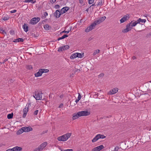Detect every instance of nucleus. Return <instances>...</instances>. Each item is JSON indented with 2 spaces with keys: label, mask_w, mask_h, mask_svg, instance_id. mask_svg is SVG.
<instances>
[{
  "label": "nucleus",
  "mask_w": 151,
  "mask_h": 151,
  "mask_svg": "<svg viewBox=\"0 0 151 151\" xmlns=\"http://www.w3.org/2000/svg\"><path fill=\"white\" fill-rule=\"evenodd\" d=\"M131 24H128L126 26V28L124 29L122 31V32L124 33H126L130 31L132 28L130 27Z\"/></svg>",
  "instance_id": "1a4fd4ad"
},
{
  "label": "nucleus",
  "mask_w": 151,
  "mask_h": 151,
  "mask_svg": "<svg viewBox=\"0 0 151 151\" xmlns=\"http://www.w3.org/2000/svg\"><path fill=\"white\" fill-rule=\"evenodd\" d=\"M40 70L41 71L42 73H46L49 71V70L47 69H41Z\"/></svg>",
  "instance_id": "cd10ccee"
},
{
  "label": "nucleus",
  "mask_w": 151,
  "mask_h": 151,
  "mask_svg": "<svg viewBox=\"0 0 151 151\" xmlns=\"http://www.w3.org/2000/svg\"><path fill=\"white\" fill-rule=\"evenodd\" d=\"M79 112L81 116H88L90 114V112L88 111H81Z\"/></svg>",
  "instance_id": "6e6552de"
},
{
  "label": "nucleus",
  "mask_w": 151,
  "mask_h": 151,
  "mask_svg": "<svg viewBox=\"0 0 151 151\" xmlns=\"http://www.w3.org/2000/svg\"><path fill=\"white\" fill-rule=\"evenodd\" d=\"M14 151H21L22 150V148L20 147L15 146L13 148Z\"/></svg>",
  "instance_id": "f3484780"
},
{
  "label": "nucleus",
  "mask_w": 151,
  "mask_h": 151,
  "mask_svg": "<svg viewBox=\"0 0 151 151\" xmlns=\"http://www.w3.org/2000/svg\"><path fill=\"white\" fill-rule=\"evenodd\" d=\"M56 0H50V2L52 4L55 3Z\"/></svg>",
  "instance_id": "09e8293b"
},
{
  "label": "nucleus",
  "mask_w": 151,
  "mask_h": 151,
  "mask_svg": "<svg viewBox=\"0 0 151 151\" xmlns=\"http://www.w3.org/2000/svg\"><path fill=\"white\" fill-rule=\"evenodd\" d=\"M17 12V10H12L11 11V12H10L11 13H15V12Z\"/></svg>",
  "instance_id": "864d4df0"
},
{
  "label": "nucleus",
  "mask_w": 151,
  "mask_h": 151,
  "mask_svg": "<svg viewBox=\"0 0 151 151\" xmlns=\"http://www.w3.org/2000/svg\"><path fill=\"white\" fill-rule=\"evenodd\" d=\"M100 51L99 50H94V52H93V56H95L97 54L99 53V52Z\"/></svg>",
  "instance_id": "72a5a7b5"
},
{
  "label": "nucleus",
  "mask_w": 151,
  "mask_h": 151,
  "mask_svg": "<svg viewBox=\"0 0 151 151\" xmlns=\"http://www.w3.org/2000/svg\"><path fill=\"white\" fill-rule=\"evenodd\" d=\"M69 9V7L67 6H65L62 9L60 12L62 14L66 12Z\"/></svg>",
  "instance_id": "4468645a"
},
{
  "label": "nucleus",
  "mask_w": 151,
  "mask_h": 151,
  "mask_svg": "<svg viewBox=\"0 0 151 151\" xmlns=\"http://www.w3.org/2000/svg\"><path fill=\"white\" fill-rule=\"evenodd\" d=\"M62 14L60 11L59 10H57L54 13V16L56 18H58L60 17V16Z\"/></svg>",
  "instance_id": "f8f14e48"
},
{
  "label": "nucleus",
  "mask_w": 151,
  "mask_h": 151,
  "mask_svg": "<svg viewBox=\"0 0 151 151\" xmlns=\"http://www.w3.org/2000/svg\"><path fill=\"white\" fill-rule=\"evenodd\" d=\"M9 18L8 17H4L2 19L4 20H6L9 19Z\"/></svg>",
  "instance_id": "79ce46f5"
},
{
  "label": "nucleus",
  "mask_w": 151,
  "mask_h": 151,
  "mask_svg": "<svg viewBox=\"0 0 151 151\" xmlns=\"http://www.w3.org/2000/svg\"><path fill=\"white\" fill-rule=\"evenodd\" d=\"M22 27L25 32H26L28 31V26L27 24L24 23Z\"/></svg>",
  "instance_id": "a211bd4d"
},
{
  "label": "nucleus",
  "mask_w": 151,
  "mask_h": 151,
  "mask_svg": "<svg viewBox=\"0 0 151 151\" xmlns=\"http://www.w3.org/2000/svg\"><path fill=\"white\" fill-rule=\"evenodd\" d=\"M81 98V96L80 93H78V99L80 100Z\"/></svg>",
  "instance_id": "603ef678"
},
{
  "label": "nucleus",
  "mask_w": 151,
  "mask_h": 151,
  "mask_svg": "<svg viewBox=\"0 0 151 151\" xmlns=\"http://www.w3.org/2000/svg\"><path fill=\"white\" fill-rule=\"evenodd\" d=\"M90 31H91V30L88 27L85 30V31L87 32H89Z\"/></svg>",
  "instance_id": "37998d69"
},
{
  "label": "nucleus",
  "mask_w": 151,
  "mask_h": 151,
  "mask_svg": "<svg viewBox=\"0 0 151 151\" xmlns=\"http://www.w3.org/2000/svg\"><path fill=\"white\" fill-rule=\"evenodd\" d=\"M63 104H61L59 106V108H61L62 107H63Z\"/></svg>",
  "instance_id": "13d9d810"
},
{
  "label": "nucleus",
  "mask_w": 151,
  "mask_h": 151,
  "mask_svg": "<svg viewBox=\"0 0 151 151\" xmlns=\"http://www.w3.org/2000/svg\"><path fill=\"white\" fill-rule=\"evenodd\" d=\"M13 113L11 114H9L7 116V117L8 119H11L13 118Z\"/></svg>",
  "instance_id": "2f4dec72"
},
{
  "label": "nucleus",
  "mask_w": 151,
  "mask_h": 151,
  "mask_svg": "<svg viewBox=\"0 0 151 151\" xmlns=\"http://www.w3.org/2000/svg\"><path fill=\"white\" fill-rule=\"evenodd\" d=\"M138 23L137 20L135 21L134 22L132 23V21L129 24H130V27H134L135 26L136 24Z\"/></svg>",
  "instance_id": "412c9836"
},
{
  "label": "nucleus",
  "mask_w": 151,
  "mask_h": 151,
  "mask_svg": "<svg viewBox=\"0 0 151 151\" xmlns=\"http://www.w3.org/2000/svg\"><path fill=\"white\" fill-rule=\"evenodd\" d=\"M104 148V147L103 145H101L99 146H97L93 148L92 151H100Z\"/></svg>",
  "instance_id": "9d476101"
},
{
  "label": "nucleus",
  "mask_w": 151,
  "mask_h": 151,
  "mask_svg": "<svg viewBox=\"0 0 151 151\" xmlns=\"http://www.w3.org/2000/svg\"><path fill=\"white\" fill-rule=\"evenodd\" d=\"M93 39V38H91V37H90L88 39V41H91Z\"/></svg>",
  "instance_id": "e2e57ef3"
},
{
  "label": "nucleus",
  "mask_w": 151,
  "mask_h": 151,
  "mask_svg": "<svg viewBox=\"0 0 151 151\" xmlns=\"http://www.w3.org/2000/svg\"><path fill=\"white\" fill-rule=\"evenodd\" d=\"M119 148L118 147L116 146L115 147L114 150L113 151H117L119 150Z\"/></svg>",
  "instance_id": "c03bdc74"
},
{
  "label": "nucleus",
  "mask_w": 151,
  "mask_h": 151,
  "mask_svg": "<svg viewBox=\"0 0 151 151\" xmlns=\"http://www.w3.org/2000/svg\"><path fill=\"white\" fill-rule=\"evenodd\" d=\"M8 60V59H5L4 60V62H3V63H4L5 62H6V61L7 60Z\"/></svg>",
  "instance_id": "680f3d73"
},
{
  "label": "nucleus",
  "mask_w": 151,
  "mask_h": 151,
  "mask_svg": "<svg viewBox=\"0 0 151 151\" xmlns=\"http://www.w3.org/2000/svg\"><path fill=\"white\" fill-rule=\"evenodd\" d=\"M47 142H45L41 144L39 146L42 150L43 149L47 146Z\"/></svg>",
  "instance_id": "dca6fc26"
},
{
  "label": "nucleus",
  "mask_w": 151,
  "mask_h": 151,
  "mask_svg": "<svg viewBox=\"0 0 151 151\" xmlns=\"http://www.w3.org/2000/svg\"><path fill=\"white\" fill-rule=\"evenodd\" d=\"M76 53L73 54L70 57V58L71 59H74L77 58Z\"/></svg>",
  "instance_id": "bb28decb"
},
{
  "label": "nucleus",
  "mask_w": 151,
  "mask_h": 151,
  "mask_svg": "<svg viewBox=\"0 0 151 151\" xmlns=\"http://www.w3.org/2000/svg\"><path fill=\"white\" fill-rule=\"evenodd\" d=\"M81 116L79 112H78L77 114H74L72 117L73 120L76 119Z\"/></svg>",
  "instance_id": "2eb2a0df"
},
{
  "label": "nucleus",
  "mask_w": 151,
  "mask_h": 151,
  "mask_svg": "<svg viewBox=\"0 0 151 151\" xmlns=\"http://www.w3.org/2000/svg\"><path fill=\"white\" fill-rule=\"evenodd\" d=\"M95 25H94V24L93 23L91 25H90L88 27L91 30L94 29V27H95Z\"/></svg>",
  "instance_id": "c756f323"
},
{
  "label": "nucleus",
  "mask_w": 151,
  "mask_h": 151,
  "mask_svg": "<svg viewBox=\"0 0 151 151\" xmlns=\"http://www.w3.org/2000/svg\"><path fill=\"white\" fill-rule=\"evenodd\" d=\"M96 5L95 4V3L93 4L92 5H91V6H90L91 7H92V9H93V7L94 6H95Z\"/></svg>",
  "instance_id": "bf43d9fd"
},
{
  "label": "nucleus",
  "mask_w": 151,
  "mask_h": 151,
  "mask_svg": "<svg viewBox=\"0 0 151 151\" xmlns=\"http://www.w3.org/2000/svg\"><path fill=\"white\" fill-rule=\"evenodd\" d=\"M111 116H112L111 115H109L108 116H104V119H105L106 118H110V117H111Z\"/></svg>",
  "instance_id": "49530a36"
},
{
  "label": "nucleus",
  "mask_w": 151,
  "mask_h": 151,
  "mask_svg": "<svg viewBox=\"0 0 151 151\" xmlns=\"http://www.w3.org/2000/svg\"><path fill=\"white\" fill-rule=\"evenodd\" d=\"M71 135V133H67L62 136L58 137L57 138V139L60 141H65L70 137Z\"/></svg>",
  "instance_id": "f257e3e1"
},
{
  "label": "nucleus",
  "mask_w": 151,
  "mask_h": 151,
  "mask_svg": "<svg viewBox=\"0 0 151 151\" xmlns=\"http://www.w3.org/2000/svg\"><path fill=\"white\" fill-rule=\"evenodd\" d=\"M42 150L40 148L39 146L37 148L34 150V151H41Z\"/></svg>",
  "instance_id": "f704fd0d"
},
{
  "label": "nucleus",
  "mask_w": 151,
  "mask_h": 151,
  "mask_svg": "<svg viewBox=\"0 0 151 151\" xmlns=\"http://www.w3.org/2000/svg\"><path fill=\"white\" fill-rule=\"evenodd\" d=\"M102 5V1H101L99 2L98 4H97V6H101Z\"/></svg>",
  "instance_id": "58836bf2"
},
{
  "label": "nucleus",
  "mask_w": 151,
  "mask_h": 151,
  "mask_svg": "<svg viewBox=\"0 0 151 151\" xmlns=\"http://www.w3.org/2000/svg\"><path fill=\"white\" fill-rule=\"evenodd\" d=\"M118 89L117 88H114L112 90H110L109 91V94L110 95H112L116 93L118 91Z\"/></svg>",
  "instance_id": "ddd939ff"
},
{
  "label": "nucleus",
  "mask_w": 151,
  "mask_h": 151,
  "mask_svg": "<svg viewBox=\"0 0 151 151\" xmlns=\"http://www.w3.org/2000/svg\"><path fill=\"white\" fill-rule=\"evenodd\" d=\"M30 105V104H27L25 108L23 109V117L25 118L26 116L27 112L28 111V108L29 106Z\"/></svg>",
  "instance_id": "423d86ee"
},
{
  "label": "nucleus",
  "mask_w": 151,
  "mask_h": 151,
  "mask_svg": "<svg viewBox=\"0 0 151 151\" xmlns=\"http://www.w3.org/2000/svg\"><path fill=\"white\" fill-rule=\"evenodd\" d=\"M78 70V69H75V70H74V72H75H75H76V71H77Z\"/></svg>",
  "instance_id": "774afa93"
},
{
  "label": "nucleus",
  "mask_w": 151,
  "mask_h": 151,
  "mask_svg": "<svg viewBox=\"0 0 151 151\" xmlns=\"http://www.w3.org/2000/svg\"><path fill=\"white\" fill-rule=\"evenodd\" d=\"M0 32L3 34H4V33L5 34H6V32L4 31V30H3L1 28H0Z\"/></svg>",
  "instance_id": "e433bc0d"
},
{
  "label": "nucleus",
  "mask_w": 151,
  "mask_h": 151,
  "mask_svg": "<svg viewBox=\"0 0 151 151\" xmlns=\"http://www.w3.org/2000/svg\"><path fill=\"white\" fill-rule=\"evenodd\" d=\"M76 55L77 56V57L80 58H83L84 56L83 53V54H81V53L76 52Z\"/></svg>",
  "instance_id": "b1692460"
},
{
  "label": "nucleus",
  "mask_w": 151,
  "mask_h": 151,
  "mask_svg": "<svg viewBox=\"0 0 151 151\" xmlns=\"http://www.w3.org/2000/svg\"><path fill=\"white\" fill-rule=\"evenodd\" d=\"M93 23L94 24V25H95L96 26V25H97L101 23L99 21V20L98 19L97 20L95 21Z\"/></svg>",
  "instance_id": "7c9ffc66"
},
{
  "label": "nucleus",
  "mask_w": 151,
  "mask_h": 151,
  "mask_svg": "<svg viewBox=\"0 0 151 151\" xmlns=\"http://www.w3.org/2000/svg\"><path fill=\"white\" fill-rule=\"evenodd\" d=\"M35 96H33V97L36 100H41L42 96L41 93H39L38 91H35Z\"/></svg>",
  "instance_id": "7ed1b4c3"
},
{
  "label": "nucleus",
  "mask_w": 151,
  "mask_h": 151,
  "mask_svg": "<svg viewBox=\"0 0 151 151\" xmlns=\"http://www.w3.org/2000/svg\"><path fill=\"white\" fill-rule=\"evenodd\" d=\"M95 25H94V24L93 23L91 25H90L88 27L91 30L94 29V27H95Z\"/></svg>",
  "instance_id": "c85d7f7f"
},
{
  "label": "nucleus",
  "mask_w": 151,
  "mask_h": 151,
  "mask_svg": "<svg viewBox=\"0 0 151 151\" xmlns=\"http://www.w3.org/2000/svg\"><path fill=\"white\" fill-rule=\"evenodd\" d=\"M24 132V130L22 129V128H21V129L19 130L17 132V134L18 135Z\"/></svg>",
  "instance_id": "393cba45"
},
{
  "label": "nucleus",
  "mask_w": 151,
  "mask_h": 151,
  "mask_svg": "<svg viewBox=\"0 0 151 151\" xmlns=\"http://www.w3.org/2000/svg\"><path fill=\"white\" fill-rule=\"evenodd\" d=\"M14 149L13 148L12 149H9L7 150L6 151H14Z\"/></svg>",
  "instance_id": "8fccbe9b"
},
{
  "label": "nucleus",
  "mask_w": 151,
  "mask_h": 151,
  "mask_svg": "<svg viewBox=\"0 0 151 151\" xmlns=\"http://www.w3.org/2000/svg\"><path fill=\"white\" fill-rule=\"evenodd\" d=\"M106 17L105 16H103L100 17H99L98 18V19L101 23V22H103L106 19Z\"/></svg>",
  "instance_id": "aec40b11"
},
{
  "label": "nucleus",
  "mask_w": 151,
  "mask_h": 151,
  "mask_svg": "<svg viewBox=\"0 0 151 151\" xmlns=\"http://www.w3.org/2000/svg\"><path fill=\"white\" fill-rule=\"evenodd\" d=\"M24 130V132H28L32 130V128L30 126L29 127H22Z\"/></svg>",
  "instance_id": "9b49d317"
},
{
  "label": "nucleus",
  "mask_w": 151,
  "mask_h": 151,
  "mask_svg": "<svg viewBox=\"0 0 151 151\" xmlns=\"http://www.w3.org/2000/svg\"><path fill=\"white\" fill-rule=\"evenodd\" d=\"M48 15V13L47 12H44L43 15L42 17V19H44L46 18V17Z\"/></svg>",
  "instance_id": "473e14b6"
},
{
  "label": "nucleus",
  "mask_w": 151,
  "mask_h": 151,
  "mask_svg": "<svg viewBox=\"0 0 151 151\" xmlns=\"http://www.w3.org/2000/svg\"><path fill=\"white\" fill-rule=\"evenodd\" d=\"M61 151H73V150L72 149H67V150H63L61 149H60Z\"/></svg>",
  "instance_id": "c9c22d12"
},
{
  "label": "nucleus",
  "mask_w": 151,
  "mask_h": 151,
  "mask_svg": "<svg viewBox=\"0 0 151 151\" xmlns=\"http://www.w3.org/2000/svg\"><path fill=\"white\" fill-rule=\"evenodd\" d=\"M130 16L129 14H127L126 15H124L120 20L121 23H122L125 21L128 20Z\"/></svg>",
  "instance_id": "39448f33"
},
{
  "label": "nucleus",
  "mask_w": 151,
  "mask_h": 151,
  "mask_svg": "<svg viewBox=\"0 0 151 151\" xmlns=\"http://www.w3.org/2000/svg\"><path fill=\"white\" fill-rule=\"evenodd\" d=\"M63 39H64L63 38V36H62V37H60L58 38V40L59 41V40H60Z\"/></svg>",
  "instance_id": "4d7b16f0"
},
{
  "label": "nucleus",
  "mask_w": 151,
  "mask_h": 151,
  "mask_svg": "<svg viewBox=\"0 0 151 151\" xmlns=\"http://www.w3.org/2000/svg\"><path fill=\"white\" fill-rule=\"evenodd\" d=\"M79 101V100L78 99H77L76 101H75V102H76V103H77V102H78V101Z\"/></svg>",
  "instance_id": "69168bd1"
},
{
  "label": "nucleus",
  "mask_w": 151,
  "mask_h": 151,
  "mask_svg": "<svg viewBox=\"0 0 151 151\" xmlns=\"http://www.w3.org/2000/svg\"><path fill=\"white\" fill-rule=\"evenodd\" d=\"M94 1V0H88V3L91 4Z\"/></svg>",
  "instance_id": "a18cd8bd"
},
{
  "label": "nucleus",
  "mask_w": 151,
  "mask_h": 151,
  "mask_svg": "<svg viewBox=\"0 0 151 151\" xmlns=\"http://www.w3.org/2000/svg\"><path fill=\"white\" fill-rule=\"evenodd\" d=\"M63 37V39H64L66 37H67L68 36V35H63V36H62Z\"/></svg>",
  "instance_id": "3c124183"
},
{
  "label": "nucleus",
  "mask_w": 151,
  "mask_h": 151,
  "mask_svg": "<svg viewBox=\"0 0 151 151\" xmlns=\"http://www.w3.org/2000/svg\"><path fill=\"white\" fill-rule=\"evenodd\" d=\"M34 0H31V2L32 4H34L36 3V1L35 0L34 1Z\"/></svg>",
  "instance_id": "5fc2aeb1"
},
{
  "label": "nucleus",
  "mask_w": 151,
  "mask_h": 151,
  "mask_svg": "<svg viewBox=\"0 0 151 151\" xmlns=\"http://www.w3.org/2000/svg\"><path fill=\"white\" fill-rule=\"evenodd\" d=\"M132 59L134 60L136 59V57L135 56H133L132 57Z\"/></svg>",
  "instance_id": "0e129e2a"
},
{
  "label": "nucleus",
  "mask_w": 151,
  "mask_h": 151,
  "mask_svg": "<svg viewBox=\"0 0 151 151\" xmlns=\"http://www.w3.org/2000/svg\"><path fill=\"white\" fill-rule=\"evenodd\" d=\"M14 81V80L12 79H11L10 80H9V82H13Z\"/></svg>",
  "instance_id": "338daca9"
},
{
  "label": "nucleus",
  "mask_w": 151,
  "mask_h": 151,
  "mask_svg": "<svg viewBox=\"0 0 151 151\" xmlns=\"http://www.w3.org/2000/svg\"><path fill=\"white\" fill-rule=\"evenodd\" d=\"M106 137V136L104 135H102L100 134L97 135L92 140V142H94L97 141L99 139H104Z\"/></svg>",
  "instance_id": "f03ea898"
},
{
  "label": "nucleus",
  "mask_w": 151,
  "mask_h": 151,
  "mask_svg": "<svg viewBox=\"0 0 151 151\" xmlns=\"http://www.w3.org/2000/svg\"><path fill=\"white\" fill-rule=\"evenodd\" d=\"M79 2L80 3V4H83V0H79Z\"/></svg>",
  "instance_id": "6e6d98bb"
},
{
  "label": "nucleus",
  "mask_w": 151,
  "mask_h": 151,
  "mask_svg": "<svg viewBox=\"0 0 151 151\" xmlns=\"http://www.w3.org/2000/svg\"><path fill=\"white\" fill-rule=\"evenodd\" d=\"M146 20L145 19H142L141 18H139L137 20V21L138 23L140 22L145 23Z\"/></svg>",
  "instance_id": "a878e982"
},
{
  "label": "nucleus",
  "mask_w": 151,
  "mask_h": 151,
  "mask_svg": "<svg viewBox=\"0 0 151 151\" xmlns=\"http://www.w3.org/2000/svg\"><path fill=\"white\" fill-rule=\"evenodd\" d=\"M26 68L27 69L29 70H31L32 68V67L31 65H28L27 66Z\"/></svg>",
  "instance_id": "4c0bfd02"
},
{
  "label": "nucleus",
  "mask_w": 151,
  "mask_h": 151,
  "mask_svg": "<svg viewBox=\"0 0 151 151\" xmlns=\"http://www.w3.org/2000/svg\"><path fill=\"white\" fill-rule=\"evenodd\" d=\"M70 31L68 30V31H65V30H64L62 32H61L60 33V34H61L62 33H66V34H68L69 32Z\"/></svg>",
  "instance_id": "a19ab883"
},
{
  "label": "nucleus",
  "mask_w": 151,
  "mask_h": 151,
  "mask_svg": "<svg viewBox=\"0 0 151 151\" xmlns=\"http://www.w3.org/2000/svg\"><path fill=\"white\" fill-rule=\"evenodd\" d=\"M44 28L45 30H48L51 28V27L48 24H46L44 25Z\"/></svg>",
  "instance_id": "4be33fe9"
},
{
  "label": "nucleus",
  "mask_w": 151,
  "mask_h": 151,
  "mask_svg": "<svg viewBox=\"0 0 151 151\" xmlns=\"http://www.w3.org/2000/svg\"><path fill=\"white\" fill-rule=\"evenodd\" d=\"M47 132V130L43 131L42 132V134H44L45 133H46Z\"/></svg>",
  "instance_id": "052dcab7"
},
{
  "label": "nucleus",
  "mask_w": 151,
  "mask_h": 151,
  "mask_svg": "<svg viewBox=\"0 0 151 151\" xmlns=\"http://www.w3.org/2000/svg\"><path fill=\"white\" fill-rule=\"evenodd\" d=\"M39 112L38 110H36L35 111L34 113V115H37Z\"/></svg>",
  "instance_id": "ea45409f"
},
{
  "label": "nucleus",
  "mask_w": 151,
  "mask_h": 151,
  "mask_svg": "<svg viewBox=\"0 0 151 151\" xmlns=\"http://www.w3.org/2000/svg\"><path fill=\"white\" fill-rule=\"evenodd\" d=\"M60 6L59 5L57 4L55 6V7L56 9H58L60 8Z\"/></svg>",
  "instance_id": "de8ad7c7"
},
{
  "label": "nucleus",
  "mask_w": 151,
  "mask_h": 151,
  "mask_svg": "<svg viewBox=\"0 0 151 151\" xmlns=\"http://www.w3.org/2000/svg\"><path fill=\"white\" fill-rule=\"evenodd\" d=\"M40 20V18L38 17L33 18L30 20L31 23L32 24H36Z\"/></svg>",
  "instance_id": "20e7f679"
},
{
  "label": "nucleus",
  "mask_w": 151,
  "mask_h": 151,
  "mask_svg": "<svg viewBox=\"0 0 151 151\" xmlns=\"http://www.w3.org/2000/svg\"><path fill=\"white\" fill-rule=\"evenodd\" d=\"M41 72V71L40 70V69L38 72L36 73L35 74V76L36 77H38L41 76L42 74Z\"/></svg>",
  "instance_id": "6ab92c4d"
},
{
  "label": "nucleus",
  "mask_w": 151,
  "mask_h": 151,
  "mask_svg": "<svg viewBox=\"0 0 151 151\" xmlns=\"http://www.w3.org/2000/svg\"><path fill=\"white\" fill-rule=\"evenodd\" d=\"M69 48V46L68 45L63 46L62 47H59L58 51L59 52L68 49Z\"/></svg>",
  "instance_id": "0eeeda50"
},
{
  "label": "nucleus",
  "mask_w": 151,
  "mask_h": 151,
  "mask_svg": "<svg viewBox=\"0 0 151 151\" xmlns=\"http://www.w3.org/2000/svg\"><path fill=\"white\" fill-rule=\"evenodd\" d=\"M23 39L22 38H19L17 39H15L14 41H13V42H23Z\"/></svg>",
  "instance_id": "5701e85b"
}]
</instances>
